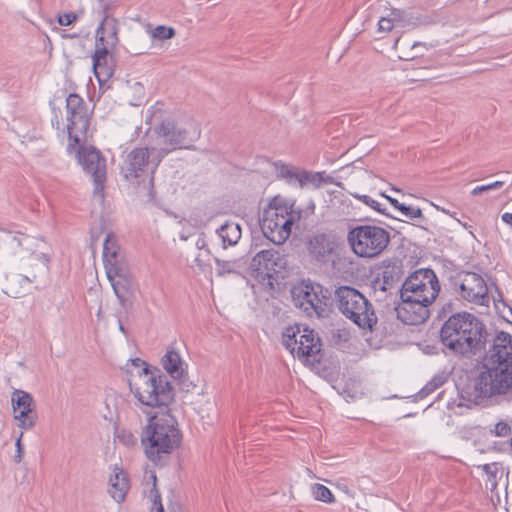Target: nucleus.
Segmentation results:
<instances>
[{
    "label": "nucleus",
    "mask_w": 512,
    "mask_h": 512,
    "mask_svg": "<svg viewBox=\"0 0 512 512\" xmlns=\"http://www.w3.org/2000/svg\"><path fill=\"white\" fill-rule=\"evenodd\" d=\"M109 280L111 281L116 296L119 298L121 302H124L127 299L129 288L131 285L127 269L125 268L124 275H115V277Z\"/></svg>",
    "instance_id": "28"
},
{
    "label": "nucleus",
    "mask_w": 512,
    "mask_h": 512,
    "mask_svg": "<svg viewBox=\"0 0 512 512\" xmlns=\"http://www.w3.org/2000/svg\"><path fill=\"white\" fill-rule=\"evenodd\" d=\"M155 132L164 144L170 146L168 148L170 152L177 148H190V144L198 140L201 133L195 124L189 123L186 127H182L171 117L164 119L156 126Z\"/></svg>",
    "instance_id": "13"
},
{
    "label": "nucleus",
    "mask_w": 512,
    "mask_h": 512,
    "mask_svg": "<svg viewBox=\"0 0 512 512\" xmlns=\"http://www.w3.org/2000/svg\"><path fill=\"white\" fill-rule=\"evenodd\" d=\"M131 364L138 371L131 375L129 387L138 401L149 407H167L174 400V388L167 376L160 370H151L149 365L140 358L131 359Z\"/></svg>",
    "instance_id": "4"
},
{
    "label": "nucleus",
    "mask_w": 512,
    "mask_h": 512,
    "mask_svg": "<svg viewBox=\"0 0 512 512\" xmlns=\"http://www.w3.org/2000/svg\"><path fill=\"white\" fill-rule=\"evenodd\" d=\"M115 19L105 17L96 30V50L93 55V70L99 83L109 80L113 76L112 65L109 64V51L104 46V34L107 27L111 28L112 36H116Z\"/></svg>",
    "instance_id": "16"
},
{
    "label": "nucleus",
    "mask_w": 512,
    "mask_h": 512,
    "mask_svg": "<svg viewBox=\"0 0 512 512\" xmlns=\"http://www.w3.org/2000/svg\"><path fill=\"white\" fill-rule=\"evenodd\" d=\"M78 35L77 34H64L63 35V38H70V39H74V38H77Z\"/></svg>",
    "instance_id": "57"
},
{
    "label": "nucleus",
    "mask_w": 512,
    "mask_h": 512,
    "mask_svg": "<svg viewBox=\"0 0 512 512\" xmlns=\"http://www.w3.org/2000/svg\"><path fill=\"white\" fill-rule=\"evenodd\" d=\"M402 303L397 308V314L402 322L408 325H418L429 317V306L432 303L422 301V298L400 294Z\"/></svg>",
    "instance_id": "19"
},
{
    "label": "nucleus",
    "mask_w": 512,
    "mask_h": 512,
    "mask_svg": "<svg viewBox=\"0 0 512 512\" xmlns=\"http://www.w3.org/2000/svg\"><path fill=\"white\" fill-rule=\"evenodd\" d=\"M299 176L298 184L302 188L304 186H312L314 188H318L323 183V173L320 172H311L306 170H301Z\"/></svg>",
    "instance_id": "33"
},
{
    "label": "nucleus",
    "mask_w": 512,
    "mask_h": 512,
    "mask_svg": "<svg viewBox=\"0 0 512 512\" xmlns=\"http://www.w3.org/2000/svg\"><path fill=\"white\" fill-rule=\"evenodd\" d=\"M448 285L460 299L477 305L489 302L488 287L484 278L475 272L459 270L448 276Z\"/></svg>",
    "instance_id": "8"
},
{
    "label": "nucleus",
    "mask_w": 512,
    "mask_h": 512,
    "mask_svg": "<svg viewBox=\"0 0 512 512\" xmlns=\"http://www.w3.org/2000/svg\"><path fill=\"white\" fill-rule=\"evenodd\" d=\"M452 313L455 312V305L452 301H448L442 305L438 311V318H448Z\"/></svg>",
    "instance_id": "45"
},
{
    "label": "nucleus",
    "mask_w": 512,
    "mask_h": 512,
    "mask_svg": "<svg viewBox=\"0 0 512 512\" xmlns=\"http://www.w3.org/2000/svg\"><path fill=\"white\" fill-rule=\"evenodd\" d=\"M509 447H510V449L512 451V436H511V439H510V442H509Z\"/></svg>",
    "instance_id": "60"
},
{
    "label": "nucleus",
    "mask_w": 512,
    "mask_h": 512,
    "mask_svg": "<svg viewBox=\"0 0 512 512\" xmlns=\"http://www.w3.org/2000/svg\"><path fill=\"white\" fill-rule=\"evenodd\" d=\"M512 395V334L496 332L480 361V373L458 387L459 406L478 405L493 396Z\"/></svg>",
    "instance_id": "1"
},
{
    "label": "nucleus",
    "mask_w": 512,
    "mask_h": 512,
    "mask_svg": "<svg viewBox=\"0 0 512 512\" xmlns=\"http://www.w3.org/2000/svg\"><path fill=\"white\" fill-rule=\"evenodd\" d=\"M354 197L359 199L360 201H362L364 204L368 205L375 211H377L383 215L390 216V214L387 213L386 208H383L382 205L378 201L374 200L370 196L355 194Z\"/></svg>",
    "instance_id": "40"
},
{
    "label": "nucleus",
    "mask_w": 512,
    "mask_h": 512,
    "mask_svg": "<svg viewBox=\"0 0 512 512\" xmlns=\"http://www.w3.org/2000/svg\"><path fill=\"white\" fill-rule=\"evenodd\" d=\"M177 381V385L179 386V389L184 392H190L191 389L195 388V385L192 382H189L186 379L185 373L181 378H174Z\"/></svg>",
    "instance_id": "48"
},
{
    "label": "nucleus",
    "mask_w": 512,
    "mask_h": 512,
    "mask_svg": "<svg viewBox=\"0 0 512 512\" xmlns=\"http://www.w3.org/2000/svg\"><path fill=\"white\" fill-rule=\"evenodd\" d=\"M352 251L364 258L378 256L390 242L389 233L382 227L359 225L351 228L347 235Z\"/></svg>",
    "instance_id": "7"
},
{
    "label": "nucleus",
    "mask_w": 512,
    "mask_h": 512,
    "mask_svg": "<svg viewBox=\"0 0 512 512\" xmlns=\"http://www.w3.org/2000/svg\"><path fill=\"white\" fill-rule=\"evenodd\" d=\"M52 126L55 127L57 130H62L63 132L66 130V126L62 127V119L58 117V115L55 113L54 118L51 120Z\"/></svg>",
    "instance_id": "50"
},
{
    "label": "nucleus",
    "mask_w": 512,
    "mask_h": 512,
    "mask_svg": "<svg viewBox=\"0 0 512 512\" xmlns=\"http://www.w3.org/2000/svg\"><path fill=\"white\" fill-rule=\"evenodd\" d=\"M310 260L319 265H334L339 259L340 243L332 233L316 232L306 241Z\"/></svg>",
    "instance_id": "14"
},
{
    "label": "nucleus",
    "mask_w": 512,
    "mask_h": 512,
    "mask_svg": "<svg viewBox=\"0 0 512 512\" xmlns=\"http://www.w3.org/2000/svg\"><path fill=\"white\" fill-rule=\"evenodd\" d=\"M277 175L281 178H284L287 180L288 183L292 184L294 182L299 181V174L301 172L300 169L288 166L282 162H275L274 163Z\"/></svg>",
    "instance_id": "32"
},
{
    "label": "nucleus",
    "mask_w": 512,
    "mask_h": 512,
    "mask_svg": "<svg viewBox=\"0 0 512 512\" xmlns=\"http://www.w3.org/2000/svg\"><path fill=\"white\" fill-rule=\"evenodd\" d=\"M117 439L125 446L133 447L137 444V437L129 430L122 429L117 434Z\"/></svg>",
    "instance_id": "42"
},
{
    "label": "nucleus",
    "mask_w": 512,
    "mask_h": 512,
    "mask_svg": "<svg viewBox=\"0 0 512 512\" xmlns=\"http://www.w3.org/2000/svg\"><path fill=\"white\" fill-rule=\"evenodd\" d=\"M195 245H196L197 249L204 250L207 253V255L210 254V250L207 247V242H206L204 233H201L198 236V239H197Z\"/></svg>",
    "instance_id": "49"
},
{
    "label": "nucleus",
    "mask_w": 512,
    "mask_h": 512,
    "mask_svg": "<svg viewBox=\"0 0 512 512\" xmlns=\"http://www.w3.org/2000/svg\"><path fill=\"white\" fill-rule=\"evenodd\" d=\"M11 401L18 426L25 430L34 427L37 420V413L31 394L23 390H15L12 393Z\"/></svg>",
    "instance_id": "20"
},
{
    "label": "nucleus",
    "mask_w": 512,
    "mask_h": 512,
    "mask_svg": "<svg viewBox=\"0 0 512 512\" xmlns=\"http://www.w3.org/2000/svg\"><path fill=\"white\" fill-rule=\"evenodd\" d=\"M3 250L8 254L22 258V233L5 232L1 238Z\"/></svg>",
    "instance_id": "27"
},
{
    "label": "nucleus",
    "mask_w": 512,
    "mask_h": 512,
    "mask_svg": "<svg viewBox=\"0 0 512 512\" xmlns=\"http://www.w3.org/2000/svg\"><path fill=\"white\" fill-rule=\"evenodd\" d=\"M311 493H312L313 497L318 501H322L325 503H334L335 502V498H334L332 492L330 491V489L322 484H318V483L313 484L311 486Z\"/></svg>",
    "instance_id": "35"
},
{
    "label": "nucleus",
    "mask_w": 512,
    "mask_h": 512,
    "mask_svg": "<svg viewBox=\"0 0 512 512\" xmlns=\"http://www.w3.org/2000/svg\"><path fill=\"white\" fill-rule=\"evenodd\" d=\"M22 436V434L20 435ZM16 447H17V454L15 456V459L17 462L21 461L22 458V445H21V437H19L16 441Z\"/></svg>",
    "instance_id": "53"
},
{
    "label": "nucleus",
    "mask_w": 512,
    "mask_h": 512,
    "mask_svg": "<svg viewBox=\"0 0 512 512\" xmlns=\"http://www.w3.org/2000/svg\"><path fill=\"white\" fill-rule=\"evenodd\" d=\"M403 261L399 258L386 259L382 262L381 272L372 281V288L377 300H382L385 293L395 288L404 276Z\"/></svg>",
    "instance_id": "17"
},
{
    "label": "nucleus",
    "mask_w": 512,
    "mask_h": 512,
    "mask_svg": "<svg viewBox=\"0 0 512 512\" xmlns=\"http://www.w3.org/2000/svg\"><path fill=\"white\" fill-rule=\"evenodd\" d=\"M109 493L118 503L122 502L129 490V480L126 472L117 465L113 468V474L109 478Z\"/></svg>",
    "instance_id": "24"
},
{
    "label": "nucleus",
    "mask_w": 512,
    "mask_h": 512,
    "mask_svg": "<svg viewBox=\"0 0 512 512\" xmlns=\"http://www.w3.org/2000/svg\"><path fill=\"white\" fill-rule=\"evenodd\" d=\"M301 333L299 325L289 326L282 333V344L293 355H295L296 346L298 344L297 336Z\"/></svg>",
    "instance_id": "30"
},
{
    "label": "nucleus",
    "mask_w": 512,
    "mask_h": 512,
    "mask_svg": "<svg viewBox=\"0 0 512 512\" xmlns=\"http://www.w3.org/2000/svg\"><path fill=\"white\" fill-rule=\"evenodd\" d=\"M175 36V30L171 27L159 25L152 30V37L158 40H167Z\"/></svg>",
    "instance_id": "39"
},
{
    "label": "nucleus",
    "mask_w": 512,
    "mask_h": 512,
    "mask_svg": "<svg viewBox=\"0 0 512 512\" xmlns=\"http://www.w3.org/2000/svg\"><path fill=\"white\" fill-rule=\"evenodd\" d=\"M168 153L170 149L136 147L127 154L121 173L126 180L137 179L148 171L153 174Z\"/></svg>",
    "instance_id": "9"
},
{
    "label": "nucleus",
    "mask_w": 512,
    "mask_h": 512,
    "mask_svg": "<svg viewBox=\"0 0 512 512\" xmlns=\"http://www.w3.org/2000/svg\"><path fill=\"white\" fill-rule=\"evenodd\" d=\"M445 382V377L441 375L434 376L419 392L418 397L423 399L441 387Z\"/></svg>",
    "instance_id": "36"
},
{
    "label": "nucleus",
    "mask_w": 512,
    "mask_h": 512,
    "mask_svg": "<svg viewBox=\"0 0 512 512\" xmlns=\"http://www.w3.org/2000/svg\"><path fill=\"white\" fill-rule=\"evenodd\" d=\"M512 427L506 421H499L494 425V429L490 433L496 437H508L511 435Z\"/></svg>",
    "instance_id": "41"
},
{
    "label": "nucleus",
    "mask_w": 512,
    "mask_h": 512,
    "mask_svg": "<svg viewBox=\"0 0 512 512\" xmlns=\"http://www.w3.org/2000/svg\"><path fill=\"white\" fill-rule=\"evenodd\" d=\"M395 26L394 21L389 15L387 17H382L378 22V27L381 31H391Z\"/></svg>",
    "instance_id": "47"
},
{
    "label": "nucleus",
    "mask_w": 512,
    "mask_h": 512,
    "mask_svg": "<svg viewBox=\"0 0 512 512\" xmlns=\"http://www.w3.org/2000/svg\"><path fill=\"white\" fill-rule=\"evenodd\" d=\"M217 265V274L223 276L225 274L236 273L235 263L215 258Z\"/></svg>",
    "instance_id": "43"
},
{
    "label": "nucleus",
    "mask_w": 512,
    "mask_h": 512,
    "mask_svg": "<svg viewBox=\"0 0 512 512\" xmlns=\"http://www.w3.org/2000/svg\"><path fill=\"white\" fill-rule=\"evenodd\" d=\"M383 197H385L389 203L394 207L396 208L397 210H399V207L402 206L403 203H400L397 199L395 198H392L384 193L381 194Z\"/></svg>",
    "instance_id": "52"
},
{
    "label": "nucleus",
    "mask_w": 512,
    "mask_h": 512,
    "mask_svg": "<svg viewBox=\"0 0 512 512\" xmlns=\"http://www.w3.org/2000/svg\"><path fill=\"white\" fill-rule=\"evenodd\" d=\"M45 242L42 238L22 233V258L34 256L36 260L42 263L44 270L48 269L49 256L43 251Z\"/></svg>",
    "instance_id": "23"
},
{
    "label": "nucleus",
    "mask_w": 512,
    "mask_h": 512,
    "mask_svg": "<svg viewBox=\"0 0 512 512\" xmlns=\"http://www.w3.org/2000/svg\"><path fill=\"white\" fill-rule=\"evenodd\" d=\"M103 262L108 279L124 275L125 265L121 261L120 247L113 233H108L103 243Z\"/></svg>",
    "instance_id": "22"
},
{
    "label": "nucleus",
    "mask_w": 512,
    "mask_h": 512,
    "mask_svg": "<svg viewBox=\"0 0 512 512\" xmlns=\"http://www.w3.org/2000/svg\"><path fill=\"white\" fill-rule=\"evenodd\" d=\"M119 329H120L122 332H124V331H125V330H124V327H123V325H122L121 323L119 324Z\"/></svg>",
    "instance_id": "59"
},
{
    "label": "nucleus",
    "mask_w": 512,
    "mask_h": 512,
    "mask_svg": "<svg viewBox=\"0 0 512 512\" xmlns=\"http://www.w3.org/2000/svg\"><path fill=\"white\" fill-rule=\"evenodd\" d=\"M399 211L408 219L423 218L422 210L418 207L402 204L399 207Z\"/></svg>",
    "instance_id": "44"
},
{
    "label": "nucleus",
    "mask_w": 512,
    "mask_h": 512,
    "mask_svg": "<svg viewBox=\"0 0 512 512\" xmlns=\"http://www.w3.org/2000/svg\"><path fill=\"white\" fill-rule=\"evenodd\" d=\"M501 219L504 223H506L507 225H510L512 227V213H504L502 216H501Z\"/></svg>",
    "instance_id": "54"
},
{
    "label": "nucleus",
    "mask_w": 512,
    "mask_h": 512,
    "mask_svg": "<svg viewBox=\"0 0 512 512\" xmlns=\"http://www.w3.org/2000/svg\"><path fill=\"white\" fill-rule=\"evenodd\" d=\"M35 279V274H33L32 277L23 275H12L11 277H7V283L3 291L10 297L18 298L22 294V291L19 288H17L16 283H31Z\"/></svg>",
    "instance_id": "29"
},
{
    "label": "nucleus",
    "mask_w": 512,
    "mask_h": 512,
    "mask_svg": "<svg viewBox=\"0 0 512 512\" xmlns=\"http://www.w3.org/2000/svg\"><path fill=\"white\" fill-rule=\"evenodd\" d=\"M337 309L360 329L373 331L378 318L371 302L357 289L340 286L335 290Z\"/></svg>",
    "instance_id": "5"
},
{
    "label": "nucleus",
    "mask_w": 512,
    "mask_h": 512,
    "mask_svg": "<svg viewBox=\"0 0 512 512\" xmlns=\"http://www.w3.org/2000/svg\"><path fill=\"white\" fill-rule=\"evenodd\" d=\"M195 263L197 264V266H199L200 268H203L204 265H205V262L204 260L202 259V255L199 254L196 258H195Z\"/></svg>",
    "instance_id": "56"
},
{
    "label": "nucleus",
    "mask_w": 512,
    "mask_h": 512,
    "mask_svg": "<svg viewBox=\"0 0 512 512\" xmlns=\"http://www.w3.org/2000/svg\"><path fill=\"white\" fill-rule=\"evenodd\" d=\"M66 131L69 137L67 150L78 146L85 137L90 125V113L84 99L76 93L66 98Z\"/></svg>",
    "instance_id": "10"
},
{
    "label": "nucleus",
    "mask_w": 512,
    "mask_h": 512,
    "mask_svg": "<svg viewBox=\"0 0 512 512\" xmlns=\"http://www.w3.org/2000/svg\"><path fill=\"white\" fill-rule=\"evenodd\" d=\"M506 183H507V180L503 179V180L494 181V182L486 184V185L476 186L471 191V195L478 196V195L482 194L483 192H488V191L500 189Z\"/></svg>",
    "instance_id": "37"
},
{
    "label": "nucleus",
    "mask_w": 512,
    "mask_h": 512,
    "mask_svg": "<svg viewBox=\"0 0 512 512\" xmlns=\"http://www.w3.org/2000/svg\"><path fill=\"white\" fill-rule=\"evenodd\" d=\"M77 19V15L73 12L63 13L58 15V23L61 26H69L74 23Z\"/></svg>",
    "instance_id": "46"
},
{
    "label": "nucleus",
    "mask_w": 512,
    "mask_h": 512,
    "mask_svg": "<svg viewBox=\"0 0 512 512\" xmlns=\"http://www.w3.org/2000/svg\"><path fill=\"white\" fill-rule=\"evenodd\" d=\"M295 355L299 359H304L312 363H320L322 359V342L318 333L309 327L301 330Z\"/></svg>",
    "instance_id": "21"
},
{
    "label": "nucleus",
    "mask_w": 512,
    "mask_h": 512,
    "mask_svg": "<svg viewBox=\"0 0 512 512\" xmlns=\"http://www.w3.org/2000/svg\"><path fill=\"white\" fill-rule=\"evenodd\" d=\"M328 290L318 283L303 281L300 285L293 287L292 297L296 307L306 312L310 317H324L327 315L329 296Z\"/></svg>",
    "instance_id": "11"
},
{
    "label": "nucleus",
    "mask_w": 512,
    "mask_h": 512,
    "mask_svg": "<svg viewBox=\"0 0 512 512\" xmlns=\"http://www.w3.org/2000/svg\"><path fill=\"white\" fill-rule=\"evenodd\" d=\"M322 173H323V183H326V184L334 183V179L332 176L326 175L325 172H322Z\"/></svg>",
    "instance_id": "55"
},
{
    "label": "nucleus",
    "mask_w": 512,
    "mask_h": 512,
    "mask_svg": "<svg viewBox=\"0 0 512 512\" xmlns=\"http://www.w3.org/2000/svg\"><path fill=\"white\" fill-rule=\"evenodd\" d=\"M168 407L169 405L159 407L165 411L150 415L140 435L147 459L160 467L167 465L170 455L180 446L182 440L178 423Z\"/></svg>",
    "instance_id": "3"
},
{
    "label": "nucleus",
    "mask_w": 512,
    "mask_h": 512,
    "mask_svg": "<svg viewBox=\"0 0 512 512\" xmlns=\"http://www.w3.org/2000/svg\"><path fill=\"white\" fill-rule=\"evenodd\" d=\"M217 234L222 239L223 247L237 244L241 238V227L238 223L226 221L219 229Z\"/></svg>",
    "instance_id": "26"
},
{
    "label": "nucleus",
    "mask_w": 512,
    "mask_h": 512,
    "mask_svg": "<svg viewBox=\"0 0 512 512\" xmlns=\"http://www.w3.org/2000/svg\"><path fill=\"white\" fill-rule=\"evenodd\" d=\"M435 45L432 43H426V42H414L411 46V50H416L417 48L423 47L424 49L428 50L430 48H433Z\"/></svg>",
    "instance_id": "51"
},
{
    "label": "nucleus",
    "mask_w": 512,
    "mask_h": 512,
    "mask_svg": "<svg viewBox=\"0 0 512 512\" xmlns=\"http://www.w3.org/2000/svg\"><path fill=\"white\" fill-rule=\"evenodd\" d=\"M389 16L394 21L395 25L401 28L415 27L419 23L418 18H414L410 14L399 9H393Z\"/></svg>",
    "instance_id": "31"
},
{
    "label": "nucleus",
    "mask_w": 512,
    "mask_h": 512,
    "mask_svg": "<svg viewBox=\"0 0 512 512\" xmlns=\"http://www.w3.org/2000/svg\"><path fill=\"white\" fill-rule=\"evenodd\" d=\"M150 478L153 481V488L151 489V494L153 496L152 511L153 512H164V508L161 503V496H160L158 490L156 489L157 477L154 473H151Z\"/></svg>",
    "instance_id": "38"
},
{
    "label": "nucleus",
    "mask_w": 512,
    "mask_h": 512,
    "mask_svg": "<svg viewBox=\"0 0 512 512\" xmlns=\"http://www.w3.org/2000/svg\"><path fill=\"white\" fill-rule=\"evenodd\" d=\"M422 55H423L422 53H417V52H416L415 54H413V56H412V57H413V58H415V57L422 56Z\"/></svg>",
    "instance_id": "58"
},
{
    "label": "nucleus",
    "mask_w": 512,
    "mask_h": 512,
    "mask_svg": "<svg viewBox=\"0 0 512 512\" xmlns=\"http://www.w3.org/2000/svg\"><path fill=\"white\" fill-rule=\"evenodd\" d=\"M287 266L286 256L275 249L261 250L252 258L250 268L258 274L273 278L274 274L285 270Z\"/></svg>",
    "instance_id": "18"
},
{
    "label": "nucleus",
    "mask_w": 512,
    "mask_h": 512,
    "mask_svg": "<svg viewBox=\"0 0 512 512\" xmlns=\"http://www.w3.org/2000/svg\"><path fill=\"white\" fill-rule=\"evenodd\" d=\"M300 219V212H295L286 205L269 204L259 219L263 235L272 243L282 245L290 236L293 224Z\"/></svg>",
    "instance_id": "6"
},
{
    "label": "nucleus",
    "mask_w": 512,
    "mask_h": 512,
    "mask_svg": "<svg viewBox=\"0 0 512 512\" xmlns=\"http://www.w3.org/2000/svg\"><path fill=\"white\" fill-rule=\"evenodd\" d=\"M162 365L172 378H181L184 374L183 361L178 352L168 350L162 358Z\"/></svg>",
    "instance_id": "25"
},
{
    "label": "nucleus",
    "mask_w": 512,
    "mask_h": 512,
    "mask_svg": "<svg viewBox=\"0 0 512 512\" xmlns=\"http://www.w3.org/2000/svg\"><path fill=\"white\" fill-rule=\"evenodd\" d=\"M439 336L446 354L471 358L481 353L483 357L496 334L490 335L479 317L462 311L443 322Z\"/></svg>",
    "instance_id": "2"
},
{
    "label": "nucleus",
    "mask_w": 512,
    "mask_h": 512,
    "mask_svg": "<svg viewBox=\"0 0 512 512\" xmlns=\"http://www.w3.org/2000/svg\"><path fill=\"white\" fill-rule=\"evenodd\" d=\"M125 93L127 96H132L130 103L136 105L135 101L142 100L145 96L144 86L138 81H127Z\"/></svg>",
    "instance_id": "34"
},
{
    "label": "nucleus",
    "mask_w": 512,
    "mask_h": 512,
    "mask_svg": "<svg viewBox=\"0 0 512 512\" xmlns=\"http://www.w3.org/2000/svg\"><path fill=\"white\" fill-rule=\"evenodd\" d=\"M79 163L83 170L90 174L94 183V194L103 196L104 183L106 181V159L94 147L83 148L76 146ZM74 150L72 148L69 152Z\"/></svg>",
    "instance_id": "15"
},
{
    "label": "nucleus",
    "mask_w": 512,
    "mask_h": 512,
    "mask_svg": "<svg viewBox=\"0 0 512 512\" xmlns=\"http://www.w3.org/2000/svg\"><path fill=\"white\" fill-rule=\"evenodd\" d=\"M440 283L436 273L430 268H420L412 272L399 289L400 294L422 298L433 303L440 293Z\"/></svg>",
    "instance_id": "12"
}]
</instances>
